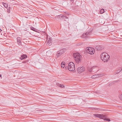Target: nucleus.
<instances>
[{
	"instance_id": "nucleus-12",
	"label": "nucleus",
	"mask_w": 122,
	"mask_h": 122,
	"mask_svg": "<svg viewBox=\"0 0 122 122\" xmlns=\"http://www.w3.org/2000/svg\"><path fill=\"white\" fill-rule=\"evenodd\" d=\"M103 48V47L100 46H97L96 47V49L97 50L100 51Z\"/></svg>"
},
{
	"instance_id": "nucleus-29",
	"label": "nucleus",
	"mask_w": 122,
	"mask_h": 122,
	"mask_svg": "<svg viewBox=\"0 0 122 122\" xmlns=\"http://www.w3.org/2000/svg\"><path fill=\"white\" fill-rule=\"evenodd\" d=\"M107 57H108V59H109V58L110 57V56L109 55H108L107 54Z\"/></svg>"
},
{
	"instance_id": "nucleus-16",
	"label": "nucleus",
	"mask_w": 122,
	"mask_h": 122,
	"mask_svg": "<svg viewBox=\"0 0 122 122\" xmlns=\"http://www.w3.org/2000/svg\"><path fill=\"white\" fill-rule=\"evenodd\" d=\"M30 28L31 30H33L34 31H36V32H37V31L38 30L36 28H35L32 27H30Z\"/></svg>"
},
{
	"instance_id": "nucleus-24",
	"label": "nucleus",
	"mask_w": 122,
	"mask_h": 122,
	"mask_svg": "<svg viewBox=\"0 0 122 122\" xmlns=\"http://www.w3.org/2000/svg\"><path fill=\"white\" fill-rule=\"evenodd\" d=\"M59 86H60V87L61 88H63V87H64V86L62 84H59Z\"/></svg>"
},
{
	"instance_id": "nucleus-20",
	"label": "nucleus",
	"mask_w": 122,
	"mask_h": 122,
	"mask_svg": "<svg viewBox=\"0 0 122 122\" xmlns=\"http://www.w3.org/2000/svg\"><path fill=\"white\" fill-rule=\"evenodd\" d=\"M49 54H51V51L49 50L46 52L47 54L48 55Z\"/></svg>"
},
{
	"instance_id": "nucleus-22",
	"label": "nucleus",
	"mask_w": 122,
	"mask_h": 122,
	"mask_svg": "<svg viewBox=\"0 0 122 122\" xmlns=\"http://www.w3.org/2000/svg\"><path fill=\"white\" fill-rule=\"evenodd\" d=\"M63 17V18L64 19H68V18L67 17V16H64V15H63L61 17Z\"/></svg>"
},
{
	"instance_id": "nucleus-19",
	"label": "nucleus",
	"mask_w": 122,
	"mask_h": 122,
	"mask_svg": "<svg viewBox=\"0 0 122 122\" xmlns=\"http://www.w3.org/2000/svg\"><path fill=\"white\" fill-rule=\"evenodd\" d=\"M3 4L5 7L6 8H7L8 7V5L6 4L5 3H4L3 2Z\"/></svg>"
},
{
	"instance_id": "nucleus-23",
	"label": "nucleus",
	"mask_w": 122,
	"mask_h": 122,
	"mask_svg": "<svg viewBox=\"0 0 122 122\" xmlns=\"http://www.w3.org/2000/svg\"><path fill=\"white\" fill-rule=\"evenodd\" d=\"M122 70V68L121 70H120V71H117L115 72V74H117L119 73Z\"/></svg>"
},
{
	"instance_id": "nucleus-27",
	"label": "nucleus",
	"mask_w": 122,
	"mask_h": 122,
	"mask_svg": "<svg viewBox=\"0 0 122 122\" xmlns=\"http://www.w3.org/2000/svg\"><path fill=\"white\" fill-rule=\"evenodd\" d=\"M111 120H111L110 119L107 118V121L110 122L112 121V119H111Z\"/></svg>"
},
{
	"instance_id": "nucleus-32",
	"label": "nucleus",
	"mask_w": 122,
	"mask_h": 122,
	"mask_svg": "<svg viewBox=\"0 0 122 122\" xmlns=\"http://www.w3.org/2000/svg\"><path fill=\"white\" fill-rule=\"evenodd\" d=\"M2 76L0 74V77H1Z\"/></svg>"
},
{
	"instance_id": "nucleus-34",
	"label": "nucleus",
	"mask_w": 122,
	"mask_h": 122,
	"mask_svg": "<svg viewBox=\"0 0 122 122\" xmlns=\"http://www.w3.org/2000/svg\"><path fill=\"white\" fill-rule=\"evenodd\" d=\"M23 62V63H25V62H24V61H23V62Z\"/></svg>"
},
{
	"instance_id": "nucleus-3",
	"label": "nucleus",
	"mask_w": 122,
	"mask_h": 122,
	"mask_svg": "<svg viewBox=\"0 0 122 122\" xmlns=\"http://www.w3.org/2000/svg\"><path fill=\"white\" fill-rule=\"evenodd\" d=\"M106 54H107V53L106 52H104L101 55V59L104 62L107 61V58L106 57Z\"/></svg>"
},
{
	"instance_id": "nucleus-25",
	"label": "nucleus",
	"mask_w": 122,
	"mask_h": 122,
	"mask_svg": "<svg viewBox=\"0 0 122 122\" xmlns=\"http://www.w3.org/2000/svg\"><path fill=\"white\" fill-rule=\"evenodd\" d=\"M119 97L120 99L122 100V94L120 95L119 96Z\"/></svg>"
},
{
	"instance_id": "nucleus-5",
	"label": "nucleus",
	"mask_w": 122,
	"mask_h": 122,
	"mask_svg": "<svg viewBox=\"0 0 122 122\" xmlns=\"http://www.w3.org/2000/svg\"><path fill=\"white\" fill-rule=\"evenodd\" d=\"M86 51L87 53L91 55L94 54L95 52L94 49L90 47L87 49L86 48Z\"/></svg>"
},
{
	"instance_id": "nucleus-21",
	"label": "nucleus",
	"mask_w": 122,
	"mask_h": 122,
	"mask_svg": "<svg viewBox=\"0 0 122 122\" xmlns=\"http://www.w3.org/2000/svg\"><path fill=\"white\" fill-rule=\"evenodd\" d=\"M60 16H59V15H58V16H56L55 18V20L58 19H59L60 18Z\"/></svg>"
},
{
	"instance_id": "nucleus-37",
	"label": "nucleus",
	"mask_w": 122,
	"mask_h": 122,
	"mask_svg": "<svg viewBox=\"0 0 122 122\" xmlns=\"http://www.w3.org/2000/svg\"><path fill=\"white\" fill-rule=\"evenodd\" d=\"M108 59L107 60V61H108Z\"/></svg>"
},
{
	"instance_id": "nucleus-7",
	"label": "nucleus",
	"mask_w": 122,
	"mask_h": 122,
	"mask_svg": "<svg viewBox=\"0 0 122 122\" xmlns=\"http://www.w3.org/2000/svg\"><path fill=\"white\" fill-rule=\"evenodd\" d=\"M84 68L83 66L81 67H78L77 68V71L79 73H80L84 71Z\"/></svg>"
},
{
	"instance_id": "nucleus-17",
	"label": "nucleus",
	"mask_w": 122,
	"mask_h": 122,
	"mask_svg": "<svg viewBox=\"0 0 122 122\" xmlns=\"http://www.w3.org/2000/svg\"><path fill=\"white\" fill-rule=\"evenodd\" d=\"M61 66L62 68H64L65 66V63L64 62H62L61 63Z\"/></svg>"
},
{
	"instance_id": "nucleus-31",
	"label": "nucleus",
	"mask_w": 122,
	"mask_h": 122,
	"mask_svg": "<svg viewBox=\"0 0 122 122\" xmlns=\"http://www.w3.org/2000/svg\"><path fill=\"white\" fill-rule=\"evenodd\" d=\"M2 31V30L1 29H0V32L1 31Z\"/></svg>"
},
{
	"instance_id": "nucleus-35",
	"label": "nucleus",
	"mask_w": 122,
	"mask_h": 122,
	"mask_svg": "<svg viewBox=\"0 0 122 122\" xmlns=\"http://www.w3.org/2000/svg\"><path fill=\"white\" fill-rule=\"evenodd\" d=\"M111 85H110V84H109V85L110 86H111Z\"/></svg>"
},
{
	"instance_id": "nucleus-30",
	"label": "nucleus",
	"mask_w": 122,
	"mask_h": 122,
	"mask_svg": "<svg viewBox=\"0 0 122 122\" xmlns=\"http://www.w3.org/2000/svg\"><path fill=\"white\" fill-rule=\"evenodd\" d=\"M37 111V110L36 111V113H37V112H37V111Z\"/></svg>"
},
{
	"instance_id": "nucleus-8",
	"label": "nucleus",
	"mask_w": 122,
	"mask_h": 122,
	"mask_svg": "<svg viewBox=\"0 0 122 122\" xmlns=\"http://www.w3.org/2000/svg\"><path fill=\"white\" fill-rule=\"evenodd\" d=\"M97 67L96 66H93L90 69H88V70L90 72H96L97 71Z\"/></svg>"
},
{
	"instance_id": "nucleus-14",
	"label": "nucleus",
	"mask_w": 122,
	"mask_h": 122,
	"mask_svg": "<svg viewBox=\"0 0 122 122\" xmlns=\"http://www.w3.org/2000/svg\"><path fill=\"white\" fill-rule=\"evenodd\" d=\"M100 76V74L95 75L92 76L91 78H95L99 77Z\"/></svg>"
},
{
	"instance_id": "nucleus-4",
	"label": "nucleus",
	"mask_w": 122,
	"mask_h": 122,
	"mask_svg": "<svg viewBox=\"0 0 122 122\" xmlns=\"http://www.w3.org/2000/svg\"><path fill=\"white\" fill-rule=\"evenodd\" d=\"M65 49L64 48L60 50L57 52V54L56 56L57 57L60 56L62 54H63L65 52Z\"/></svg>"
},
{
	"instance_id": "nucleus-26",
	"label": "nucleus",
	"mask_w": 122,
	"mask_h": 122,
	"mask_svg": "<svg viewBox=\"0 0 122 122\" xmlns=\"http://www.w3.org/2000/svg\"><path fill=\"white\" fill-rule=\"evenodd\" d=\"M10 8H8L7 9V12L8 13H9L10 12Z\"/></svg>"
},
{
	"instance_id": "nucleus-9",
	"label": "nucleus",
	"mask_w": 122,
	"mask_h": 122,
	"mask_svg": "<svg viewBox=\"0 0 122 122\" xmlns=\"http://www.w3.org/2000/svg\"><path fill=\"white\" fill-rule=\"evenodd\" d=\"M91 34L90 32H86L85 33L83 34L82 35V36H81V37H83V38H84L85 37H86L87 36Z\"/></svg>"
},
{
	"instance_id": "nucleus-28",
	"label": "nucleus",
	"mask_w": 122,
	"mask_h": 122,
	"mask_svg": "<svg viewBox=\"0 0 122 122\" xmlns=\"http://www.w3.org/2000/svg\"><path fill=\"white\" fill-rule=\"evenodd\" d=\"M70 2H73L74 1V0H70Z\"/></svg>"
},
{
	"instance_id": "nucleus-10",
	"label": "nucleus",
	"mask_w": 122,
	"mask_h": 122,
	"mask_svg": "<svg viewBox=\"0 0 122 122\" xmlns=\"http://www.w3.org/2000/svg\"><path fill=\"white\" fill-rule=\"evenodd\" d=\"M71 5L70 7L73 10H75V7H76V5H75L74 3V2H71Z\"/></svg>"
},
{
	"instance_id": "nucleus-18",
	"label": "nucleus",
	"mask_w": 122,
	"mask_h": 122,
	"mask_svg": "<svg viewBox=\"0 0 122 122\" xmlns=\"http://www.w3.org/2000/svg\"><path fill=\"white\" fill-rule=\"evenodd\" d=\"M104 12V9H102L101 10H100L99 12L100 14H102Z\"/></svg>"
},
{
	"instance_id": "nucleus-11",
	"label": "nucleus",
	"mask_w": 122,
	"mask_h": 122,
	"mask_svg": "<svg viewBox=\"0 0 122 122\" xmlns=\"http://www.w3.org/2000/svg\"><path fill=\"white\" fill-rule=\"evenodd\" d=\"M17 43L18 45H21V39L19 37H18L17 38Z\"/></svg>"
},
{
	"instance_id": "nucleus-2",
	"label": "nucleus",
	"mask_w": 122,
	"mask_h": 122,
	"mask_svg": "<svg viewBox=\"0 0 122 122\" xmlns=\"http://www.w3.org/2000/svg\"><path fill=\"white\" fill-rule=\"evenodd\" d=\"M68 70L70 71H74L75 69V64L73 63L72 62H70L68 65Z\"/></svg>"
},
{
	"instance_id": "nucleus-1",
	"label": "nucleus",
	"mask_w": 122,
	"mask_h": 122,
	"mask_svg": "<svg viewBox=\"0 0 122 122\" xmlns=\"http://www.w3.org/2000/svg\"><path fill=\"white\" fill-rule=\"evenodd\" d=\"M73 56L77 64L81 62V56L80 54L78 53H74Z\"/></svg>"
},
{
	"instance_id": "nucleus-6",
	"label": "nucleus",
	"mask_w": 122,
	"mask_h": 122,
	"mask_svg": "<svg viewBox=\"0 0 122 122\" xmlns=\"http://www.w3.org/2000/svg\"><path fill=\"white\" fill-rule=\"evenodd\" d=\"M94 116L95 117L99 118L101 119H103L104 120L107 121V119L104 115L103 114H96L94 115Z\"/></svg>"
},
{
	"instance_id": "nucleus-33",
	"label": "nucleus",
	"mask_w": 122,
	"mask_h": 122,
	"mask_svg": "<svg viewBox=\"0 0 122 122\" xmlns=\"http://www.w3.org/2000/svg\"><path fill=\"white\" fill-rule=\"evenodd\" d=\"M121 69H120V70H119V71H120V70H121Z\"/></svg>"
},
{
	"instance_id": "nucleus-15",
	"label": "nucleus",
	"mask_w": 122,
	"mask_h": 122,
	"mask_svg": "<svg viewBox=\"0 0 122 122\" xmlns=\"http://www.w3.org/2000/svg\"><path fill=\"white\" fill-rule=\"evenodd\" d=\"M27 57V56L25 55H23L21 56L20 58L21 60H22L26 58Z\"/></svg>"
},
{
	"instance_id": "nucleus-36",
	"label": "nucleus",
	"mask_w": 122,
	"mask_h": 122,
	"mask_svg": "<svg viewBox=\"0 0 122 122\" xmlns=\"http://www.w3.org/2000/svg\"><path fill=\"white\" fill-rule=\"evenodd\" d=\"M65 68H66V69L67 68H66V67Z\"/></svg>"
},
{
	"instance_id": "nucleus-13",
	"label": "nucleus",
	"mask_w": 122,
	"mask_h": 122,
	"mask_svg": "<svg viewBox=\"0 0 122 122\" xmlns=\"http://www.w3.org/2000/svg\"><path fill=\"white\" fill-rule=\"evenodd\" d=\"M52 40L51 38H49L47 42V45L49 46L52 44Z\"/></svg>"
}]
</instances>
